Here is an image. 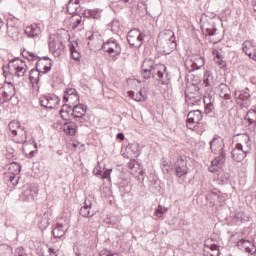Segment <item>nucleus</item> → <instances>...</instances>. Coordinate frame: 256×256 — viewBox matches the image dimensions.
<instances>
[{
    "label": "nucleus",
    "mask_w": 256,
    "mask_h": 256,
    "mask_svg": "<svg viewBox=\"0 0 256 256\" xmlns=\"http://www.w3.org/2000/svg\"><path fill=\"white\" fill-rule=\"evenodd\" d=\"M15 175L16 174H12V175L9 176V181L11 183H13L15 180H16V182L19 181V178H17Z\"/></svg>",
    "instance_id": "13d9d810"
},
{
    "label": "nucleus",
    "mask_w": 256,
    "mask_h": 256,
    "mask_svg": "<svg viewBox=\"0 0 256 256\" xmlns=\"http://www.w3.org/2000/svg\"><path fill=\"white\" fill-rule=\"evenodd\" d=\"M174 169L176 177L181 178L184 175H187V173H189V168H187V160H185L183 157L178 158L174 164Z\"/></svg>",
    "instance_id": "1a4fd4ad"
},
{
    "label": "nucleus",
    "mask_w": 256,
    "mask_h": 256,
    "mask_svg": "<svg viewBox=\"0 0 256 256\" xmlns=\"http://www.w3.org/2000/svg\"><path fill=\"white\" fill-rule=\"evenodd\" d=\"M248 154L249 152H246L243 150V148H240L237 145H235L231 151V157L233 161H236L237 163H241V161H243Z\"/></svg>",
    "instance_id": "2eb2a0df"
},
{
    "label": "nucleus",
    "mask_w": 256,
    "mask_h": 256,
    "mask_svg": "<svg viewBox=\"0 0 256 256\" xmlns=\"http://www.w3.org/2000/svg\"><path fill=\"white\" fill-rule=\"evenodd\" d=\"M14 256H27V252L25 251V248L18 247L15 249Z\"/></svg>",
    "instance_id": "37998d69"
},
{
    "label": "nucleus",
    "mask_w": 256,
    "mask_h": 256,
    "mask_svg": "<svg viewBox=\"0 0 256 256\" xmlns=\"http://www.w3.org/2000/svg\"><path fill=\"white\" fill-rule=\"evenodd\" d=\"M24 195L27 199H33V190L30 186L24 187Z\"/></svg>",
    "instance_id": "a19ab883"
},
{
    "label": "nucleus",
    "mask_w": 256,
    "mask_h": 256,
    "mask_svg": "<svg viewBox=\"0 0 256 256\" xmlns=\"http://www.w3.org/2000/svg\"><path fill=\"white\" fill-rule=\"evenodd\" d=\"M103 51L115 57V55H121V46L115 40H108L102 45Z\"/></svg>",
    "instance_id": "6e6552de"
},
{
    "label": "nucleus",
    "mask_w": 256,
    "mask_h": 256,
    "mask_svg": "<svg viewBox=\"0 0 256 256\" xmlns=\"http://www.w3.org/2000/svg\"><path fill=\"white\" fill-rule=\"evenodd\" d=\"M177 49V42H175V33L171 30H166L158 36V53L162 55H171Z\"/></svg>",
    "instance_id": "f257e3e1"
},
{
    "label": "nucleus",
    "mask_w": 256,
    "mask_h": 256,
    "mask_svg": "<svg viewBox=\"0 0 256 256\" xmlns=\"http://www.w3.org/2000/svg\"><path fill=\"white\" fill-rule=\"evenodd\" d=\"M64 95H67L68 97L74 96V99L76 101H79V94H77V90L75 88H67L65 90V94Z\"/></svg>",
    "instance_id": "e433bc0d"
},
{
    "label": "nucleus",
    "mask_w": 256,
    "mask_h": 256,
    "mask_svg": "<svg viewBox=\"0 0 256 256\" xmlns=\"http://www.w3.org/2000/svg\"><path fill=\"white\" fill-rule=\"evenodd\" d=\"M2 69H3L4 77H7L8 73L13 74V72H11V66L10 65H3Z\"/></svg>",
    "instance_id": "09e8293b"
},
{
    "label": "nucleus",
    "mask_w": 256,
    "mask_h": 256,
    "mask_svg": "<svg viewBox=\"0 0 256 256\" xmlns=\"http://www.w3.org/2000/svg\"><path fill=\"white\" fill-rule=\"evenodd\" d=\"M252 5L254 7V11H256V0H253Z\"/></svg>",
    "instance_id": "774afa93"
},
{
    "label": "nucleus",
    "mask_w": 256,
    "mask_h": 256,
    "mask_svg": "<svg viewBox=\"0 0 256 256\" xmlns=\"http://www.w3.org/2000/svg\"><path fill=\"white\" fill-rule=\"evenodd\" d=\"M117 139H119L120 141H125V134H123L122 132L118 133Z\"/></svg>",
    "instance_id": "e2e57ef3"
},
{
    "label": "nucleus",
    "mask_w": 256,
    "mask_h": 256,
    "mask_svg": "<svg viewBox=\"0 0 256 256\" xmlns=\"http://www.w3.org/2000/svg\"><path fill=\"white\" fill-rule=\"evenodd\" d=\"M10 63H16V65H20V63H23V60H19V58H15L10 60Z\"/></svg>",
    "instance_id": "052dcab7"
},
{
    "label": "nucleus",
    "mask_w": 256,
    "mask_h": 256,
    "mask_svg": "<svg viewBox=\"0 0 256 256\" xmlns=\"http://www.w3.org/2000/svg\"><path fill=\"white\" fill-rule=\"evenodd\" d=\"M251 97V94H249V92H245L244 94H240L239 95V99H241V101H246V99H249Z\"/></svg>",
    "instance_id": "864d4df0"
},
{
    "label": "nucleus",
    "mask_w": 256,
    "mask_h": 256,
    "mask_svg": "<svg viewBox=\"0 0 256 256\" xmlns=\"http://www.w3.org/2000/svg\"><path fill=\"white\" fill-rule=\"evenodd\" d=\"M218 93L222 99H225L226 101H230V103H231V95L229 94V86H227L225 83L219 84Z\"/></svg>",
    "instance_id": "4be33fe9"
},
{
    "label": "nucleus",
    "mask_w": 256,
    "mask_h": 256,
    "mask_svg": "<svg viewBox=\"0 0 256 256\" xmlns=\"http://www.w3.org/2000/svg\"><path fill=\"white\" fill-rule=\"evenodd\" d=\"M28 61H36L35 65H41L43 64V61H48V65H53L51 58L47 56L40 58L38 56H34L33 54H30L28 57Z\"/></svg>",
    "instance_id": "a878e982"
},
{
    "label": "nucleus",
    "mask_w": 256,
    "mask_h": 256,
    "mask_svg": "<svg viewBox=\"0 0 256 256\" xmlns=\"http://www.w3.org/2000/svg\"><path fill=\"white\" fill-rule=\"evenodd\" d=\"M185 97L188 105H195V103L199 101V97L195 96L193 93L185 92Z\"/></svg>",
    "instance_id": "72a5a7b5"
},
{
    "label": "nucleus",
    "mask_w": 256,
    "mask_h": 256,
    "mask_svg": "<svg viewBox=\"0 0 256 256\" xmlns=\"http://www.w3.org/2000/svg\"><path fill=\"white\" fill-rule=\"evenodd\" d=\"M60 116L62 117V119H64V121H67V119H69V113L60 112Z\"/></svg>",
    "instance_id": "680f3d73"
},
{
    "label": "nucleus",
    "mask_w": 256,
    "mask_h": 256,
    "mask_svg": "<svg viewBox=\"0 0 256 256\" xmlns=\"http://www.w3.org/2000/svg\"><path fill=\"white\" fill-rule=\"evenodd\" d=\"M67 12L70 15H77L78 13H81V6L79 5V0H70L67 5Z\"/></svg>",
    "instance_id": "412c9836"
},
{
    "label": "nucleus",
    "mask_w": 256,
    "mask_h": 256,
    "mask_svg": "<svg viewBox=\"0 0 256 256\" xmlns=\"http://www.w3.org/2000/svg\"><path fill=\"white\" fill-rule=\"evenodd\" d=\"M83 15H84V17H87V18H90V19H101V15H99V10H97V9L84 10Z\"/></svg>",
    "instance_id": "cd10ccee"
},
{
    "label": "nucleus",
    "mask_w": 256,
    "mask_h": 256,
    "mask_svg": "<svg viewBox=\"0 0 256 256\" xmlns=\"http://www.w3.org/2000/svg\"><path fill=\"white\" fill-rule=\"evenodd\" d=\"M246 121H248L249 125H255L256 123V110H249L245 115Z\"/></svg>",
    "instance_id": "7c9ffc66"
},
{
    "label": "nucleus",
    "mask_w": 256,
    "mask_h": 256,
    "mask_svg": "<svg viewBox=\"0 0 256 256\" xmlns=\"http://www.w3.org/2000/svg\"><path fill=\"white\" fill-rule=\"evenodd\" d=\"M208 170L210 173H217L219 171V167L211 165L209 166Z\"/></svg>",
    "instance_id": "6e6d98bb"
},
{
    "label": "nucleus",
    "mask_w": 256,
    "mask_h": 256,
    "mask_svg": "<svg viewBox=\"0 0 256 256\" xmlns=\"http://www.w3.org/2000/svg\"><path fill=\"white\" fill-rule=\"evenodd\" d=\"M38 225L42 229H47V227H49V218L47 215H44L43 219L39 221Z\"/></svg>",
    "instance_id": "ea45409f"
},
{
    "label": "nucleus",
    "mask_w": 256,
    "mask_h": 256,
    "mask_svg": "<svg viewBox=\"0 0 256 256\" xmlns=\"http://www.w3.org/2000/svg\"><path fill=\"white\" fill-rule=\"evenodd\" d=\"M143 39H145V34L141 33L140 29H132L127 35L129 45L137 49L143 45Z\"/></svg>",
    "instance_id": "20e7f679"
},
{
    "label": "nucleus",
    "mask_w": 256,
    "mask_h": 256,
    "mask_svg": "<svg viewBox=\"0 0 256 256\" xmlns=\"http://www.w3.org/2000/svg\"><path fill=\"white\" fill-rule=\"evenodd\" d=\"M8 170L12 175H19V173H21V164L12 162L10 163Z\"/></svg>",
    "instance_id": "c756f323"
},
{
    "label": "nucleus",
    "mask_w": 256,
    "mask_h": 256,
    "mask_svg": "<svg viewBox=\"0 0 256 256\" xmlns=\"http://www.w3.org/2000/svg\"><path fill=\"white\" fill-rule=\"evenodd\" d=\"M237 247L241 251H245V253H249V255H255L256 248L255 244L246 239H241L237 242Z\"/></svg>",
    "instance_id": "ddd939ff"
},
{
    "label": "nucleus",
    "mask_w": 256,
    "mask_h": 256,
    "mask_svg": "<svg viewBox=\"0 0 256 256\" xmlns=\"http://www.w3.org/2000/svg\"><path fill=\"white\" fill-rule=\"evenodd\" d=\"M62 129H63L64 133H66V135L73 136V135H75V133H77V125L73 122L65 123L62 126Z\"/></svg>",
    "instance_id": "5701e85b"
},
{
    "label": "nucleus",
    "mask_w": 256,
    "mask_h": 256,
    "mask_svg": "<svg viewBox=\"0 0 256 256\" xmlns=\"http://www.w3.org/2000/svg\"><path fill=\"white\" fill-rule=\"evenodd\" d=\"M6 151L9 153V155H13V153H15V149L11 148L10 146L6 147Z\"/></svg>",
    "instance_id": "0e129e2a"
},
{
    "label": "nucleus",
    "mask_w": 256,
    "mask_h": 256,
    "mask_svg": "<svg viewBox=\"0 0 256 256\" xmlns=\"http://www.w3.org/2000/svg\"><path fill=\"white\" fill-rule=\"evenodd\" d=\"M0 93H3L6 99L11 101L15 97V86L11 82H4L0 87Z\"/></svg>",
    "instance_id": "4468645a"
},
{
    "label": "nucleus",
    "mask_w": 256,
    "mask_h": 256,
    "mask_svg": "<svg viewBox=\"0 0 256 256\" xmlns=\"http://www.w3.org/2000/svg\"><path fill=\"white\" fill-rule=\"evenodd\" d=\"M204 256H219L221 255V251L219 250V245L213 243V240H208L204 243L203 249Z\"/></svg>",
    "instance_id": "f8f14e48"
},
{
    "label": "nucleus",
    "mask_w": 256,
    "mask_h": 256,
    "mask_svg": "<svg viewBox=\"0 0 256 256\" xmlns=\"http://www.w3.org/2000/svg\"><path fill=\"white\" fill-rule=\"evenodd\" d=\"M138 95L140 96V99H141L142 101H147V94L143 93V90H140V91L138 92Z\"/></svg>",
    "instance_id": "5fc2aeb1"
},
{
    "label": "nucleus",
    "mask_w": 256,
    "mask_h": 256,
    "mask_svg": "<svg viewBox=\"0 0 256 256\" xmlns=\"http://www.w3.org/2000/svg\"><path fill=\"white\" fill-rule=\"evenodd\" d=\"M67 229H69V227L63 224H57L52 230V235L55 239H61V237H64L65 233H67Z\"/></svg>",
    "instance_id": "6ab92c4d"
},
{
    "label": "nucleus",
    "mask_w": 256,
    "mask_h": 256,
    "mask_svg": "<svg viewBox=\"0 0 256 256\" xmlns=\"http://www.w3.org/2000/svg\"><path fill=\"white\" fill-rule=\"evenodd\" d=\"M153 71H155V68L153 66H148V68H145V65L142 66V77L144 79H149L151 75H153Z\"/></svg>",
    "instance_id": "f704fd0d"
},
{
    "label": "nucleus",
    "mask_w": 256,
    "mask_h": 256,
    "mask_svg": "<svg viewBox=\"0 0 256 256\" xmlns=\"http://www.w3.org/2000/svg\"><path fill=\"white\" fill-rule=\"evenodd\" d=\"M99 256H119L117 253H113L109 250H102L99 254Z\"/></svg>",
    "instance_id": "de8ad7c7"
},
{
    "label": "nucleus",
    "mask_w": 256,
    "mask_h": 256,
    "mask_svg": "<svg viewBox=\"0 0 256 256\" xmlns=\"http://www.w3.org/2000/svg\"><path fill=\"white\" fill-rule=\"evenodd\" d=\"M25 35H27V37H39V35H41V28L37 24L27 26L25 29Z\"/></svg>",
    "instance_id": "aec40b11"
},
{
    "label": "nucleus",
    "mask_w": 256,
    "mask_h": 256,
    "mask_svg": "<svg viewBox=\"0 0 256 256\" xmlns=\"http://www.w3.org/2000/svg\"><path fill=\"white\" fill-rule=\"evenodd\" d=\"M128 168L130 169L131 173H137V169H139V164L137 161L132 160L128 163Z\"/></svg>",
    "instance_id": "58836bf2"
},
{
    "label": "nucleus",
    "mask_w": 256,
    "mask_h": 256,
    "mask_svg": "<svg viewBox=\"0 0 256 256\" xmlns=\"http://www.w3.org/2000/svg\"><path fill=\"white\" fill-rule=\"evenodd\" d=\"M128 97H130L131 99H135V92L129 91L128 92Z\"/></svg>",
    "instance_id": "69168bd1"
},
{
    "label": "nucleus",
    "mask_w": 256,
    "mask_h": 256,
    "mask_svg": "<svg viewBox=\"0 0 256 256\" xmlns=\"http://www.w3.org/2000/svg\"><path fill=\"white\" fill-rule=\"evenodd\" d=\"M225 159H227L226 153L225 151H222L219 153V156L215 157L212 161H211V165L214 167H221V165H223L225 163Z\"/></svg>",
    "instance_id": "393cba45"
},
{
    "label": "nucleus",
    "mask_w": 256,
    "mask_h": 256,
    "mask_svg": "<svg viewBox=\"0 0 256 256\" xmlns=\"http://www.w3.org/2000/svg\"><path fill=\"white\" fill-rule=\"evenodd\" d=\"M17 77H23L27 72V66H12Z\"/></svg>",
    "instance_id": "c9c22d12"
},
{
    "label": "nucleus",
    "mask_w": 256,
    "mask_h": 256,
    "mask_svg": "<svg viewBox=\"0 0 256 256\" xmlns=\"http://www.w3.org/2000/svg\"><path fill=\"white\" fill-rule=\"evenodd\" d=\"M156 217H163V206L159 205L155 210Z\"/></svg>",
    "instance_id": "8fccbe9b"
},
{
    "label": "nucleus",
    "mask_w": 256,
    "mask_h": 256,
    "mask_svg": "<svg viewBox=\"0 0 256 256\" xmlns=\"http://www.w3.org/2000/svg\"><path fill=\"white\" fill-rule=\"evenodd\" d=\"M51 71V66H45L43 71H40L42 75H45V73H49Z\"/></svg>",
    "instance_id": "bf43d9fd"
},
{
    "label": "nucleus",
    "mask_w": 256,
    "mask_h": 256,
    "mask_svg": "<svg viewBox=\"0 0 256 256\" xmlns=\"http://www.w3.org/2000/svg\"><path fill=\"white\" fill-rule=\"evenodd\" d=\"M49 50L54 55V57H61L63 55V50L65 45H63V39L59 35H51L49 40Z\"/></svg>",
    "instance_id": "f03ea898"
},
{
    "label": "nucleus",
    "mask_w": 256,
    "mask_h": 256,
    "mask_svg": "<svg viewBox=\"0 0 256 256\" xmlns=\"http://www.w3.org/2000/svg\"><path fill=\"white\" fill-rule=\"evenodd\" d=\"M74 253L76 256H87L89 255V246L85 244H79L74 247Z\"/></svg>",
    "instance_id": "b1692460"
},
{
    "label": "nucleus",
    "mask_w": 256,
    "mask_h": 256,
    "mask_svg": "<svg viewBox=\"0 0 256 256\" xmlns=\"http://www.w3.org/2000/svg\"><path fill=\"white\" fill-rule=\"evenodd\" d=\"M8 127L14 137V141L16 143H25L27 141V134L23 131H21V136L17 138V129L21 127V124L17 120H13L8 124Z\"/></svg>",
    "instance_id": "423d86ee"
},
{
    "label": "nucleus",
    "mask_w": 256,
    "mask_h": 256,
    "mask_svg": "<svg viewBox=\"0 0 256 256\" xmlns=\"http://www.w3.org/2000/svg\"><path fill=\"white\" fill-rule=\"evenodd\" d=\"M71 51V56L75 61H79V57H81V54H79V52L77 50H75V47H71L70 48Z\"/></svg>",
    "instance_id": "c03bdc74"
},
{
    "label": "nucleus",
    "mask_w": 256,
    "mask_h": 256,
    "mask_svg": "<svg viewBox=\"0 0 256 256\" xmlns=\"http://www.w3.org/2000/svg\"><path fill=\"white\" fill-rule=\"evenodd\" d=\"M209 77H211V74H209V71H207L204 74V85H205V87H211V79H209Z\"/></svg>",
    "instance_id": "a18cd8bd"
},
{
    "label": "nucleus",
    "mask_w": 256,
    "mask_h": 256,
    "mask_svg": "<svg viewBox=\"0 0 256 256\" xmlns=\"http://www.w3.org/2000/svg\"><path fill=\"white\" fill-rule=\"evenodd\" d=\"M83 21V18L80 15H74L72 16V22H73V29H77L79 25H81Z\"/></svg>",
    "instance_id": "4c0bfd02"
},
{
    "label": "nucleus",
    "mask_w": 256,
    "mask_h": 256,
    "mask_svg": "<svg viewBox=\"0 0 256 256\" xmlns=\"http://www.w3.org/2000/svg\"><path fill=\"white\" fill-rule=\"evenodd\" d=\"M91 207H93L91 200H85L84 206L80 209V215L82 217H93L95 215V211L91 210Z\"/></svg>",
    "instance_id": "a211bd4d"
},
{
    "label": "nucleus",
    "mask_w": 256,
    "mask_h": 256,
    "mask_svg": "<svg viewBox=\"0 0 256 256\" xmlns=\"http://www.w3.org/2000/svg\"><path fill=\"white\" fill-rule=\"evenodd\" d=\"M212 55L215 63H218V65H221V63H223V52H221V50L214 49L212 51Z\"/></svg>",
    "instance_id": "2f4dec72"
},
{
    "label": "nucleus",
    "mask_w": 256,
    "mask_h": 256,
    "mask_svg": "<svg viewBox=\"0 0 256 256\" xmlns=\"http://www.w3.org/2000/svg\"><path fill=\"white\" fill-rule=\"evenodd\" d=\"M127 151L128 153H131V155H133V157H139V145L138 144H129L127 146Z\"/></svg>",
    "instance_id": "473e14b6"
},
{
    "label": "nucleus",
    "mask_w": 256,
    "mask_h": 256,
    "mask_svg": "<svg viewBox=\"0 0 256 256\" xmlns=\"http://www.w3.org/2000/svg\"><path fill=\"white\" fill-rule=\"evenodd\" d=\"M242 49L245 52V55H248L250 59H253V61H256V46L253 45V42L245 41L242 44Z\"/></svg>",
    "instance_id": "f3484780"
},
{
    "label": "nucleus",
    "mask_w": 256,
    "mask_h": 256,
    "mask_svg": "<svg viewBox=\"0 0 256 256\" xmlns=\"http://www.w3.org/2000/svg\"><path fill=\"white\" fill-rule=\"evenodd\" d=\"M94 173L97 175V177H102L103 175V171H101L99 168H95Z\"/></svg>",
    "instance_id": "4d7b16f0"
},
{
    "label": "nucleus",
    "mask_w": 256,
    "mask_h": 256,
    "mask_svg": "<svg viewBox=\"0 0 256 256\" xmlns=\"http://www.w3.org/2000/svg\"><path fill=\"white\" fill-rule=\"evenodd\" d=\"M210 149L214 155L218 153H223L225 151V144L223 143V138L219 135H215L213 139L210 141Z\"/></svg>",
    "instance_id": "9b49d317"
},
{
    "label": "nucleus",
    "mask_w": 256,
    "mask_h": 256,
    "mask_svg": "<svg viewBox=\"0 0 256 256\" xmlns=\"http://www.w3.org/2000/svg\"><path fill=\"white\" fill-rule=\"evenodd\" d=\"M201 119H203V114L200 112V110L190 111L187 115V128L192 130L195 129V127L199 125Z\"/></svg>",
    "instance_id": "39448f33"
},
{
    "label": "nucleus",
    "mask_w": 256,
    "mask_h": 256,
    "mask_svg": "<svg viewBox=\"0 0 256 256\" xmlns=\"http://www.w3.org/2000/svg\"><path fill=\"white\" fill-rule=\"evenodd\" d=\"M109 177H111V169H107L102 172L101 179H109Z\"/></svg>",
    "instance_id": "3c124183"
},
{
    "label": "nucleus",
    "mask_w": 256,
    "mask_h": 256,
    "mask_svg": "<svg viewBox=\"0 0 256 256\" xmlns=\"http://www.w3.org/2000/svg\"><path fill=\"white\" fill-rule=\"evenodd\" d=\"M73 111V108L69 104H64L60 110V113H71Z\"/></svg>",
    "instance_id": "49530a36"
},
{
    "label": "nucleus",
    "mask_w": 256,
    "mask_h": 256,
    "mask_svg": "<svg viewBox=\"0 0 256 256\" xmlns=\"http://www.w3.org/2000/svg\"><path fill=\"white\" fill-rule=\"evenodd\" d=\"M63 101L66 103L69 102L70 105H74V103H78L79 101H76L75 96H68L64 95Z\"/></svg>",
    "instance_id": "79ce46f5"
},
{
    "label": "nucleus",
    "mask_w": 256,
    "mask_h": 256,
    "mask_svg": "<svg viewBox=\"0 0 256 256\" xmlns=\"http://www.w3.org/2000/svg\"><path fill=\"white\" fill-rule=\"evenodd\" d=\"M39 66H36L35 69H32L29 73V80L32 85L33 91H36V93H39V89L41 86L39 85V79H41L42 72L38 68Z\"/></svg>",
    "instance_id": "9d476101"
},
{
    "label": "nucleus",
    "mask_w": 256,
    "mask_h": 256,
    "mask_svg": "<svg viewBox=\"0 0 256 256\" xmlns=\"http://www.w3.org/2000/svg\"><path fill=\"white\" fill-rule=\"evenodd\" d=\"M39 103L42 107H45V109H58L61 99L55 94H48L40 97Z\"/></svg>",
    "instance_id": "7ed1b4c3"
},
{
    "label": "nucleus",
    "mask_w": 256,
    "mask_h": 256,
    "mask_svg": "<svg viewBox=\"0 0 256 256\" xmlns=\"http://www.w3.org/2000/svg\"><path fill=\"white\" fill-rule=\"evenodd\" d=\"M204 103H205V113L209 115L210 117L213 116V111H215V106L213 105V102H211V99L209 97H204Z\"/></svg>",
    "instance_id": "bb28decb"
},
{
    "label": "nucleus",
    "mask_w": 256,
    "mask_h": 256,
    "mask_svg": "<svg viewBox=\"0 0 256 256\" xmlns=\"http://www.w3.org/2000/svg\"><path fill=\"white\" fill-rule=\"evenodd\" d=\"M134 101H137V102L143 101V100L141 99V97L139 96V93H137V94L135 95Z\"/></svg>",
    "instance_id": "338daca9"
},
{
    "label": "nucleus",
    "mask_w": 256,
    "mask_h": 256,
    "mask_svg": "<svg viewBox=\"0 0 256 256\" xmlns=\"http://www.w3.org/2000/svg\"><path fill=\"white\" fill-rule=\"evenodd\" d=\"M13 248L9 245H0V256H12Z\"/></svg>",
    "instance_id": "c85d7f7f"
},
{
    "label": "nucleus",
    "mask_w": 256,
    "mask_h": 256,
    "mask_svg": "<svg viewBox=\"0 0 256 256\" xmlns=\"http://www.w3.org/2000/svg\"><path fill=\"white\" fill-rule=\"evenodd\" d=\"M85 113H87V105L77 104L72 108V115L74 116L75 121H78L79 123H85V121H87Z\"/></svg>",
    "instance_id": "0eeeda50"
},
{
    "label": "nucleus",
    "mask_w": 256,
    "mask_h": 256,
    "mask_svg": "<svg viewBox=\"0 0 256 256\" xmlns=\"http://www.w3.org/2000/svg\"><path fill=\"white\" fill-rule=\"evenodd\" d=\"M206 33H207V35H209L210 37H213V35H215V33H217V28H213V29L207 28V29H206Z\"/></svg>",
    "instance_id": "603ef678"
},
{
    "label": "nucleus",
    "mask_w": 256,
    "mask_h": 256,
    "mask_svg": "<svg viewBox=\"0 0 256 256\" xmlns=\"http://www.w3.org/2000/svg\"><path fill=\"white\" fill-rule=\"evenodd\" d=\"M236 146L240 147L242 150L246 151L247 153H251L252 144L251 139L249 138L248 134L240 135L239 143Z\"/></svg>",
    "instance_id": "dca6fc26"
}]
</instances>
